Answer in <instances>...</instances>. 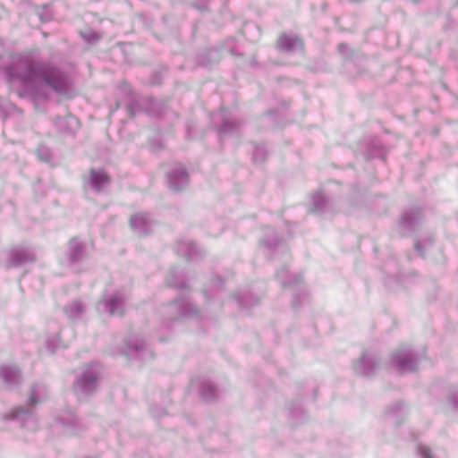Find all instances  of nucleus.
I'll return each mask as SVG.
<instances>
[{
    "mask_svg": "<svg viewBox=\"0 0 458 458\" xmlns=\"http://www.w3.org/2000/svg\"><path fill=\"white\" fill-rule=\"evenodd\" d=\"M47 73V69L44 64L39 63H31L28 65L27 72L21 79L24 82H28L38 78L47 83H50Z\"/></svg>",
    "mask_w": 458,
    "mask_h": 458,
    "instance_id": "1",
    "label": "nucleus"
},
{
    "mask_svg": "<svg viewBox=\"0 0 458 458\" xmlns=\"http://www.w3.org/2000/svg\"><path fill=\"white\" fill-rule=\"evenodd\" d=\"M276 47L283 51H293L297 47H303V42L298 37L286 33L281 34L276 40Z\"/></svg>",
    "mask_w": 458,
    "mask_h": 458,
    "instance_id": "2",
    "label": "nucleus"
},
{
    "mask_svg": "<svg viewBox=\"0 0 458 458\" xmlns=\"http://www.w3.org/2000/svg\"><path fill=\"white\" fill-rule=\"evenodd\" d=\"M91 184L98 190L109 183L110 177L103 170H91L89 172Z\"/></svg>",
    "mask_w": 458,
    "mask_h": 458,
    "instance_id": "3",
    "label": "nucleus"
},
{
    "mask_svg": "<svg viewBox=\"0 0 458 458\" xmlns=\"http://www.w3.org/2000/svg\"><path fill=\"white\" fill-rule=\"evenodd\" d=\"M422 455L424 456V458H430V454L427 450H424L422 452Z\"/></svg>",
    "mask_w": 458,
    "mask_h": 458,
    "instance_id": "4",
    "label": "nucleus"
}]
</instances>
